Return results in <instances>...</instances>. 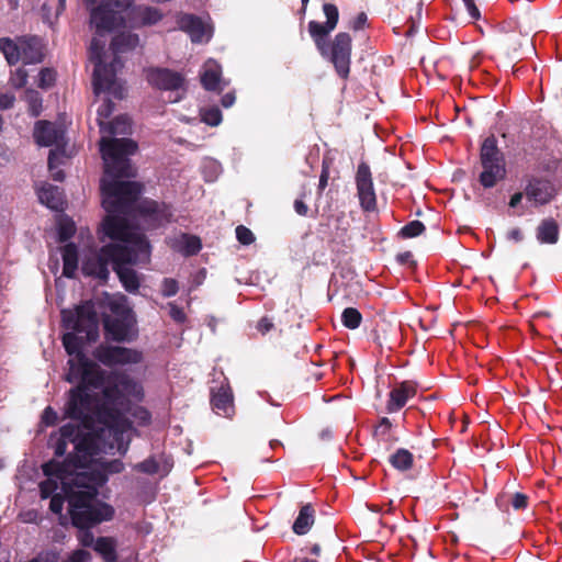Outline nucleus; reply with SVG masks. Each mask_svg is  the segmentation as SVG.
I'll return each mask as SVG.
<instances>
[{"label": "nucleus", "instance_id": "1", "mask_svg": "<svg viewBox=\"0 0 562 562\" xmlns=\"http://www.w3.org/2000/svg\"><path fill=\"white\" fill-rule=\"evenodd\" d=\"M142 385L128 375H113L103 390V397L92 398L82 387L69 392L65 414L79 424H66L59 429L60 437L54 447L55 456L63 457L68 442L75 445V453L68 456L60 467L66 473L81 472L85 464L93 459V450L125 451L130 445L131 422L123 415L131 400L140 401ZM49 462H55L50 460Z\"/></svg>", "mask_w": 562, "mask_h": 562}, {"label": "nucleus", "instance_id": "2", "mask_svg": "<svg viewBox=\"0 0 562 562\" xmlns=\"http://www.w3.org/2000/svg\"><path fill=\"white\" fill-rule=\"evenodd\" d=\"M140 192L142 186L138 182H103L102 206L108 215L99 235L101 241L110 238L114 243L104 245L82 263L85 274L102 281L108 280L109 266H112L123 288L130 293H136L139 289L138 274L130 266L147 261L150 251L145 235L130 226L125 216L136 210L149 227L162 226L172 216L171 207L166 203L153 200L137 202Z\"/></svg>", "mask_w": 562, "mask_h": 562}, {"label": "nucleus", "instance_id": "3", "mask_svg": "<svg viewBox=\"0 0 562 562\" xmlns=\"http://www.w3.org/2000/svg\"><path fill=\"white\" fill-rule=\"evenodd\" d=\"M61 319L64 327L70 330L63 336V345L70 356L66 380L70 383L80 382L77 387L85 389L92 398L103 397V390L110 379L124 374L113 372L105 375L82 351L86 342L95 341L99 337V318L93 304L85 302L74 310H63Z\"/></svg>", "mask_w": 562, "mask_h": 562}, {"label": "nucleus", "instance_id": "4", "mask_svg": "<svg viewBox=\"0 0 562 562\" xmlns=\"http://www.w3.org/2000/svg\"><path fill=\"white\" fill-rule=\"evenodd\" d=\"M113 449L112 451H103L101 449L93 450V459L85 464L81 472L66 473L67 467H60L56 462H46L43 464V473L52 475L57 473V477L61 480L63 490L77 493L90 499H97L98 490L106 481L109 474L120 473L124 470V463L119 459L106 460L102 454H125L126 451Z\"/></svg>", "mask_w": 562, "mask_h": 562}, {"label": "nucleus", "instance_id": "5", "mask_svg": "<svg viewBox=\"0 0 562 562\" xmlns=\"http://www.w3.org/2000/svg\"><path fill=\"white\" fill-rule=\"evenodd\" d=\"M132 123L127 115H120L106 123L100 139V151L104 164L103 182H122L121 178L135 177L130 156L137 150V144L131 138L119 137L131 134ZM102 188V186H100Z\"/></svg>", "mask_w": 562, "mask_h": 562}, {"label": "nucleus", "instance_id": "6", "mask_svg": "<svg viewBox=\"0 0 562 562\" xmlns=\"http://www.w3.org/2000/svg\"><path fill=\"white\" fill-rule=\"evenodd\" d=\"M138 44V35L134 33L123 32L116 35L111 43V49L115 56L110 65H105L103 61L104 42L97 37L92 38L89 59L94 64L92 85L95 94L108 92L117 99L124 97V88L116 79V72L122 67L117 55L136 48Z\"/></svg>", "mask_w": 562, "mask_h": 562}, {"label": "nucleus", "instance_id": "7", "mask_svg": "<svg viewBox=\"0 0 562 562\" xmlns=\"http://www.w3.org/2000/svg\"><path fill=\"white\" fill-rule=\"evenodd\" d=\"M69 514L71 522L78 528L77 539L82 547L94 548L95 540L90 528L112 519V506L98 499H90L77 493L69 494Z\"/></svg>", "mask_w": 562, "mask_h": 562}, {"label": "nucleus", "instance_id": "8", "mask_svg": "<svg viewBox=\"0 0 562 562\" xmlns=\"http://www.w3.org/2000/svg\"><path fill=\"white\" fill-rule=\"evenodd\" d=\"M134 0H101L98 7L90 5V23L98 35L114 31L123 24V13Z\"/></svg>", "mask_w": 562, "mask_h": 562}, {"label": "nucleus", "instance_id": "9", "mask_svg": "<svg viewBox=\"0 0 562 562\" xmlns=\"http://www.w3.org/2000/svg\"><path fill=\"white\" fill-rule=\"evenodd\" d=\"M106 336L115 341H130L136 336V319L125 300L111 303V315L103 321Z\"/></svg>", "mask_w": 562, "mask_h": 562}, {"label": "nucleus", "instance_id": "10", "mask_svg": "<svg viewBox=\"0 0 562 562\" xmlns=\"http://www.w3.org/2000/svg\"><path fill=\"white\" fill-rule=\"evenodd\" d=\"M93 357L106 367L137 364L143 360V353L136 349L110 345L98 346Z\"/></svg>", "mask_w": 562, "mask_h": 562}, {"label": "nucleus", "instance_id": "11", "mask_svg": "<svg viewBox=\"0 0 562 562\" xmlns=\"http://www.w3.org/2000/svg\"><path fill=\"white\" fill-rule=\"evenodd\" d=\"M351 37L348 33H338L328 45V58L341 78H347L350 71Z\"/></svg>", "mask_w": 562, "mask_h": 562}, {"label": "nucleus", "instance_id": "12", "mask_svg": "<svg viewBox=\"0 0 562 562\" xmlns=\"http://www.w3.org/2000/svg\"><path fill=\"white\" fill-rule=\"evenodd\" d=\"M356 186L361 209L366 212L375 211L376 194L370 167L366 162H360L358 165L356 173Z\"/></svg>", "mask_w": 562, "mask_h": 562}, {"label": "nucleus", "instance_id": "13", "mask_svg": "<svg viewBox=\"0 0 562 562\" xmlns=\"http://www.w3.org/2000/svg\"><path fill=\"white\" fill-rule=\"evenodd\" d=\"M33 136L37 145L43 147L55 146L54 150H57V154H64L65 130L61 125L48 121H38L35 123Z\"/></svg>", "mask_w": 562, "mask_h": 562}, {"label": "nucleus", "instance_id": "14", "mask_svg": "<svg viewBox=\"0 0 562 562\" xmlns=\"http://www.w3.org/2000/svg\"><path fill=\"white\" fill-rule=\"evenodd\" d=\"M148 82L158 89L176 91L177 97L172 102H177L182 98L184 78L177 71H172L165 68L150 69L147 72Z\"/></svg>", "mask_w": 562, "mask_h": 562}, {"label": "nucleus", "instance_id": "15", "mask_svg": "<svg viewBox=\"0 0 562 562\" xmlns=\"http://www.w3.org/2000/svg\"><path fill=\"white\" fill-rule=\"evenodd\" d=\"M57 475V473L46 475L47 479L40 483V493L42 498L50 497L49 509L54 514L60 515L65 499L69 502L70 492L63 490L61 480Z\"/></svg>", "mask_w": 562, "mask_h": 562}, {"label": "nucleus", "instance_id": "16", "mask_svg": "<svg viewBox=\"0 0 562 562\" xmlns=\"http://www.w3.org/2000/svg\"><path fill=\"white\" fill-rule=\"evenodd\" d=\"M178 26L186 32L193 43H206L212 37V29L193 14H182L178 18Z\"/></svg>", "mask_w": 562, "mask_h": 562}, {"label": "nucleus", "instance_id": "17", "mask_svg": "<svg viewBox=\"0 0 562 562\" xmlns=\"http://www.w3.org/2000/svg\"><path fill=\"white\" fill-rule=\"evenodd\" d=\"M557 194V187L550 180L532 178L525 189L528 201L535 205L549 203Z\"/></svg>", "mask_w": 562, "mask_h": 562}, {"label": "nucleus", "instance_id": "18", "mask_svg": "<svg viewBox=\"0 0 562 562\" xmlns=\"http://www.w3.org/2000/svg\"><path fill=\"white\" fill-rule=\"evenodd\" d=\"M201 83L205 90L222 91L226 83L222 80V68L213 59L204 63L201 72Z\"/></svg>", "mask_w": 562, "mask_h": 562}, {"label": "nucleus", "instance_id": "19", "mask_svg": "<svg viewBox=\"0 0 562 562\" xmlns=\"http://www.w3.org/2000/svg\"><path fill=\"white\" fill-rule=\"evenodd\" d=\"M416 393L414 384L411 382H402L397 387L390 392V398L386 404L389 413H395L405 406L407 401Z\"/></svg>", "mask_w": 562, "mask_h": 562}, {"label": "nucleus", "instance_id": "20", "mask_svg": "<svg viewBox=\"0 0 562 562\" xmlns=\"http://www.w3.org/2000/svg\"><path fill=\"white\" fill-rule=\"evenodd\" d=\"M211 403L217 415L231 417L234 414L233 393L228 385H222L212 392Z\"/></svg>", "mask_w": 562, "mask_h": 562}, {"label": "nucleus", "instance_id": "21", "mask_svg": "<svg viewBox=\"0 0 562 562\" xmlns=\"http://www.w3.org/2000/svg\"><path fill=\"white\" fill-rule=\"evenodd\" d=\"M20 56L24 64H37L43 59L41 40L36 36L21 37Z\"/></svg>", "mask_w": 562, "mask_h": 562}, {"label": "nucleus", "instance_id": "22", "mask_svg": "<svg viewBox=\"0 0 562 562\" xmlns=\"http://www.w3.org/2000/svg\"><path fill=\"white\" fill-rule=\"evenodd\" d=\"M37 196L42 204L50 210H61L64 205V196L60 189L50 183H44L37 189Z\"/></svg>", "mask_w": 562, "mask_h": 562}, {"label": "nucleus", "instance_id": "23", "mask_svg": "<svg viewBox=\"0 0 562 562\" xmlns=\"http://www.w3.org/2000/svg\"><path fill=\"white\" fill-rule=\"evenodd\" d=\"M481 165L497 164L505 165L503 153L497 147L495 136H488L484 139L480 153Z\"/></svg>", "mask_w": 562, "mask_h": 562}, {"label": "nucleus", "instance_id": "24", "mask_svg": "<svg viewBox=\"0 0 562 562\" xmlns=\"http://www.w3.org/2000/svg\"><path fill=\"white\" fill-rule=\"evenodd\" d=\"M483 171L480 173V183L486 188H493L498 181L506 176L505 165L487 164L482 165Z\"/></svg>", "mask_w": 562, "mask_h": 562}, {"label": "nucleus", "instance_id": "25", "mask_svg": "<svg viewBox=\"0 0 562 562\" xmlns=\"http://www.w3.org/2000/svg\"><path fill=\"white\" fill-rule=\"evenodd\" d=\"M331 31L333 30H329L327 24H322L316 21H311L308 23L310 35L322 56L328 55L327 36Z\"/></svg>", "mask_w": 562, "mask_h": 562}, {"label": "nucleus", "instance_id": "26", "mask_svg": "<svg viewBox=\"0 0 562 562\" xmlns=\"http://www.w3.org/2000/svg\"><path fill=\"white\" fill-rule=\"evenodd\" d=\"M117 542L113 537H99L95 540L93 550L103 559L104 562H116Z\"/></svg>", "mask_w": 562, "mask_h": 562}, {"label": "nucleus", "instance_id": "27", "mask_svg": "<svg viewBox=\"0 0 562 562\" xmlns=\"http://www.w3.org/2000/svg\"><path fill=\"white\" fill-rule=\"evenodd\" d=\"M172 247L176 251L183 256H192L200 251L202 245L199 237L188 234H182L173 240Z\"/></svg>", "mask_w": 562, "mask_h": 562}, {"label": "nucleus", "instance_id": "28", "mask_svg": "<svg viewBox=\"0 0 562 562\" xmlns=\"http://www.w3.org/2000/svg\"><path fill=\"white\" fill-rule=\"evenodd\" d=\"M64 261L63 274L72 278L78 269V249L74 243H69L61 248Z\"/></svg>", "mask_w": 562, "mask_h": 562}, {"label": "nucleus", "instance_id": "29", "mask_svg": "<svg viewBox=\"0 0 562 562\" xmlns=\"http://www.w3.org/2000/svg\"><path fill=\"white\" fill-rule=\"evenodd\" d=\"M313 524H314V509L310 504H307L301 508L299 516L296 517V519L293 524L292 529H293L294 533L302 536V535H305L308 532V530L311 529Z\"/></svg>", "mask_w": 562, "mask_h": 562}, {"label": "nucleus", "instance_id": "30", "mask_svg": "<svg viewBox=\"0 0 562 562\" xmlns=\"http://www.w3.org/2000/svg\"><path fill=\"white\" fill-rule=\"evenodd\" d=\"M559 237L558 225L553 220H544L537 228V239L541 244H555Z\"/></svg>", "mask_w": 562, "mask_h": 562}, {"label": "nucleus", "instance_id": "31", "mask_svg": "<svg viewBox=\"0 0 562 562\" xmlns=\"http://www.w3.org/2000/svg\"><path fill=\"white\" fill-rule=\"evenodd\" d=\"M21 37L13 41L9 37L0 38V50L3 53L8 64L15 65L20 61Z\"/></svg>", "mask_w": 562, "mask_h": 562}, {"label": "nucleus", "instance_id": "32", "mask_svg": "<svg viewBox=\"0 0 562 562\" xmlns=\"http://www.w3.org/2000/svg\"><path fill=\"white\" fill-rule=\"evenodd\" d=\"M413 454L404 448L397 449L390 456V463L398 471H407L413 467Z\"/></svg>", "mask_w": 562, "mask_h": 562}, {"label": "nucleus", "instance_id": "33", "mask_svg": "<svg viewBox=\"0 0 562 562\" xmlns=\"http://www.w3.org/2000/svg\"><path fill=\"white\" fill-rule=\"evenodd\" d=\"M24 99L29 104V112L32 116L36 117L42 112V97L40 92L33 89H27L24 93Z\"/></svg>", "mask_w": 562, "mask_h": 562}, {"label": "nucleus", "instance_id": "34", "mask_svg": "<svg viewBox=\"0 0 562 562\" xmlns=\"http://www.w3.org/2000/svg\"><path fill=\"white\" fill-rule=\"evenodd\" d=\"M362 321L361 313L355 307H347L342 311L341 322L349 329H357Z\"/></svg>", "mask_w": 562, "mask_h": 562}, {"label": "nucleus", "instance_id": "35", "mask_svg": "<svg viewBox=\"0 0 562 562\" xmlns=\"http://www.w3.org/2000/svg\"><path fill=\"white\" fill-rule=\"evenodd\" d=\"M222 171L221 165L213 159H206L202 166V173L204 176L205 181L213 182L217 179Z\"/></svg>", "mask_w": 562, "mask_h": 562}, {"label": "nucleus", "instance_id": "36", "mask_svg": "<svg viewBox=\"0 0 562 562\" xmlns=\"http://www.w3.org/2000/svg\"><path fill=\"white\" fill-rule=\"evenodd\" d=\"M222 112L217 106L201 110V121L210 126H217L222 122Z\"/></svg>", "mask_w": 562, "mask_h": 562}, {"label": "nucleus", "instance_id": "37", "mask_svg": "<svg viewBox=\"0 0 562 562\" xmlns=\"http://www.w3.org/2000/svg\"><path fill=\"white\" fill-rule=\"evenodd\" d=\"M64 154H57V150H50L48 156V168L52 172V177L56 181L64 180V171L58 169V165L60 164L59 158L63 157Z\"/></svg>", "mask_w": 562, "mask_h": 562}, {"label": "nucleus", "instance_id": "38", "mask_svg": "<svg viewBox=\"0 0 562 562\" xmlns=\"http://www.w3.org/2000/svg\"><path fill=\"white\" fill-rule=\"evenodd\" d=\"M114 111V103L106 99L98 109V124L100 126V131H105L106 123L104 122Z\"/></svg>", "mask_w": 562, "mask_h": 562}, {"label": "nucleus", "instance_id": "39", "mask_svg": "<svg viewBox=\"0 0 562 562\" xmlns=\"http://www.w3.org/2000/svg\"><path fill=\"white\" fill-rule=\"evenodd\" d=\"M425 231V225L420 221H412L402 227L400 234L404 238L417 237Z\"/></svg>", "mask_w": 562, "mask_h": 562}, {"label": "nucleus", "instance_id": "40", "mask_svg": "<svg viewBox=\"0 0 562 562\" xmlns=\"http://www.w3.org/2000/svg\"><path fill=\"white\" fill-rule=\"evenodd\" d=\"M323 12L326 16L325 24L328 25L329 30H335V27L337 26V23H338V19H339L338 8L335 4L325 3L323 5Z\"/></svg>", "mask_w": 562, "mask_h": 562}, {"label": "nucleus", "instance_id": "41", "mask_svg": "<svg viewBox=\"0 0 562 562\" xmlns=\"http://www.w3.org/2000/svg\"><path fill=\"white\" fill-rule=\"evenodd\" d=\"M29 74L27 71L19 67L15 70L11 71L9 82L15 89L23 88L27 82Z\"/></svg>", "mask_w": 562, "mask_h": 562}, {"label": "nucleus", "instance_id": "42", "mask_svg": "<svg viewBox=\"0 0 562 562\" xmlns=\"http://www.w3.org/2000/svg\"><path fill=\"white\" fill-rule=\"evenodd\" d=\"M391 427L392 423L387 417L381 418L379 425L375 427L374 430V436L378 439V441H389Z\"/></svg>", "mask_w": 562, "mask_h": 562}, {"label": "nucleus", "instance_id": "43", "mask_svg": "<svg viewBox=\"0 0 562 562\" xmlns=\"http://www.w3.org/2000/svg\"><path fill=\"white\" fill-rule=\"evenodd\" d=\"M56 80V72L50 68H44L38 75V87L42 89L50 88Z\"/></svg>", "mask_w": 562, "mask_h": 562}, {"label": "nucleus", "instance_id": "44", "mask_svg": "<svg viewBox=\"0 0 562 562\" xmlns=\"http://www.w3.org/2000/svg\"><path fill=\"white\" fill-rule=\"evenodd\" d=\"M140 18L144 24L151 25L161 19V14L156 8L146 7L140 10Z\"/></svg>", "mask_w": 562, "mask_h": 562}, {"label": "nucleus", "instance_id": "45", "mask_svg": "<svg viewBox=\"0 0 562 562\" xmlns=\"http://www.w3.org/2000/svg\"><path fill=\"white\" fill-rule=\"evenodd\" d=\"M135 469L146 474H156L159 472V465L155 458H148L139 462L135 465Z\"/></svg>", "mask_w": 562, "mask_h": 562}, {"label": "nucleus", "instance_id": "46", "mask_svg": "<svg viewBox=\"0 0 562 562\" xmlns=\"http://www.w3.org/2000/svg\"><path fill=\"white\" fill-rule=\"evenodd\" d=\"M179 285L177 280L172 278H165L161 283V294L165 297H171L177 294Z\"/></svg>", "mask_w": 562, "mask_h": 562}, {"label": "nucleus", "instance_id": "47", "mask_svg": "<svg viewBox=\"0 0 562 562\" xmlns=\"http://www.w3.org/2000/svg\"><path fill=\"white\" fill-rule=\"evenodd\" d=\"M236 238L243 245H250L255 240L254 233L244 225L236 227Z\"/></svg>", "mask_w": 562, "mask_h": 562}, {"label": "nucleus", "instance_id": "48", "mask_svg": "<svg viewBox=\"0 0 562 562\" xmlns=\"http://www.w3.org/2000/svg\"><path fill=\"white\" fill-rule=\"evenodd\" d=\"M75 234V224L71 221H63L58 227L60 241H66Z\"/></svg>", "mask_w": 562, "mask_h": 562}, {"label": "nucleus", "instance_id": "49", "mask_svg": "<svg viewBox=\"0 0 562 562\" xmlns=\"http://www.w3.org/2000/svg\"><path fill=\"white\" fill-rule=\"evenodd\" d=\"M167 306L169 308V315L173 322L178 324H183L187 321V315L182 307L178 306L173 302H169Z\"/></svg>", "mask_w": 562, "mask_h": 562}, {"label": "nucleus", "instance_id": "50", "mask_svg": "<svg viewBox=\"0 0 562 562\" xmlns=\"http://www.w3.org/2000/svg\"><path fill=\"white\" fill-rule=\"evenodd\" d=\"M510 504L516 510L525 509L528 505V497L522 493H515L510 497Z\"/></svg>", "mask_w": 562, "mask_h": 562}, {"label": "nucleus", "instance_id": "51", "mask_svg": "<svg viewBox=\"0 0 562 562\" xmlns=\"http://www.w3.org/2000/svg\"><path fill=\"white\" fill-rule=\"evenodd\" d=\"M91 553L83 549L75 550L69 557L70 562H91Z\"/></svg>", "mask_w": 562, "mask_h": 562}, {"label": "nucleus", "instance_id": "52", "mask_svg": "<svg viewBox=\"0 0 562 562\" xmlns=\"http://www.w3.org/2000/svg\"><path fill=\"white\" fill-rule=\"evenodd\" d=\"M58 419L57 413L50 407H46L42 415V423L46 426H53Z\"/></svg>", "mask_w": 562, "mask_h": 562}, {"label": "nucleus", "instance_id": "53", "mask_svg": "<svg viewBox=\"0 0 562 562\" xmlns=\"http://www.w3.org/2000/svg\"><path fill=\"white\" fill-rule=\"evenodd\" d=\"M273 328V323L272 321L269 318V317H262L258 324H257V329L258 331H260L262 335H266L267 333H269L271 329Z\"/></svg>", "mask_w": 562, "mask_h": 562}, {"label": "nucleus", "instance_id": "54", "mask_svg": "<svg viewBox=\"0 0 562 562\" xmlns=\"http://www.w3.org/2000/svg\"><path fill=\"white\" fill-rule=\"evenodd\" d=\"M506 239L514 243H520L524 239V234L520 228L514 227L507 232Z\"/></svg>", "mask_w": 562, "mask_h": 562}, {"label": "nucleus", "instance_id": "55", "mask_svg": "<svg viewBox=\"0 0 562 562\" xmlns=\"http://www.w3.org/2000/svg\"><path fill=\"white\" fill-rule=\"evenodd\" d=\"M15 101V98L13 94L4 93L0 94V109L5 110L10 109Z\"/></svg>", "mask_w": 562, "mask_h": 562}, {"label": "nucleus", "instance_id": "56", "mask_svg": "<svg viewBox=\"0 0 562 562\" xmlns=\"http://www.w3.org/2000/svg\"><path fill=\"white\" fill-rule=\"evenodd\" d=\"M470 16L474 20L480 18V11L474 3V0H463Z\"/></svg>", "mask_w": 562, "mask_h": 562}, {"label": "nucleus", "instance_id": "57", "mask_svg": "<svg viewBox=\"0 0 562 562\" xmlns=\"http://www.w3.org/2000/svg\"><path fill=\"white\" fill-rule=\"evenodd\" d=\"M134 416L139 420L140 424L146 425L150 420V414L148 411L139 407L135 411Z\"/></svg>", "mask_w": 562, "mask_h": 562}, {"label": "nucleus", "instance_id": "58", "mask_svg": "<svg viewBox=\"0 0 562 562\" xmlns=\"http://www.w3.org/2000/svg\"><path fill=\"white\" fill-rule=\"evenodd\" d=\"M367 20H368L367 14L364 12H360L353 20L351 27L356 31L361 30L364 26V24L367 23Z\"/></svg>", "mask_w": 562, "mask_h": 562}, {"label": "nucleus", "instance_id": "59", "mask_svg": "<svg viewBox=\"0 0 562 562\" xmlns=\"http://www.w3.org/2000/svg\"><path fill=\"white\" fill-rule=\"evenodd\" d=\"M294 210L299 215L305 216L307 214V205L300 199L294 201Z\"/></svg>", "mask_w": 562, "mask_h": 562}, {"label": "nucleus", "instance_id": "60", "mask_svg": "<svg viewBox=\"0 0 562 562\" xmlns=\"http://www.w3.org/2000/svg\"><path fill=\"white\" fill-rule=\"evenodd\" d=\"M235 94L228 92L222 97L221 103L224 108H231L235 103Z\"/></svg>", "mask_w": 562, "mask_h": 562}, {"label": "nucleus", "instance_id": "61", "mask_svg": "<svg viewBox=\"0 0 562 562\" xmlns=\"http://www.w3.org/2000/svg\"><path fill=\"white\" fill-rule=\"evenodd\" d=\"M522 196H524V193L521 192H517L515 193L512 198H510V201H509V206L510 207H516L518 206V204L521 202L522 200Z\"/></svg>", "mask_w": 562, "mask_h": 562}, {"label": "nucleus", "instance_id": "62", "mask_svg": "<svg viewBox=\"0 0 562 562\" xmlns=\"http://www.w3.org/2000/svg\"><path fill=\"white\" fill-rule=\"evenodd\" d=\"M328 181V171L327 169H323L322 175L319 177V189L323 190L327 186Z\"/></svg>", "mask_w": 562, "mask_h": 562}, {"label": "nucleus", "instance_id": "63", "mask_svg": "<svg viewBox=\"0 0 562 562\" xmlns=\"http://www.w3.org/2000/svg\"><path fill=\"white\" fill-rule=\"evenodd\" d=\"M411 259H412V254L409 251H405V252L397 255V260L401 263H406V262L411 261Z\"/></svg>", "mask_w": 562, "mask_h": 562}, {"label": "nucleus", "instance_id": "64", "mask_svg": "<svg viewBox=\"0 0 562 562\" xmlns=\"http://www.w3.org/2000/svg\"><path fill=\"white\" fill-rule=\"evenodd\" d=\"M66 0H58V9L57 13L61 12L65 9Z\"/></svg>", "mask_w": 562, "mask_h": 562}]
</instances>
